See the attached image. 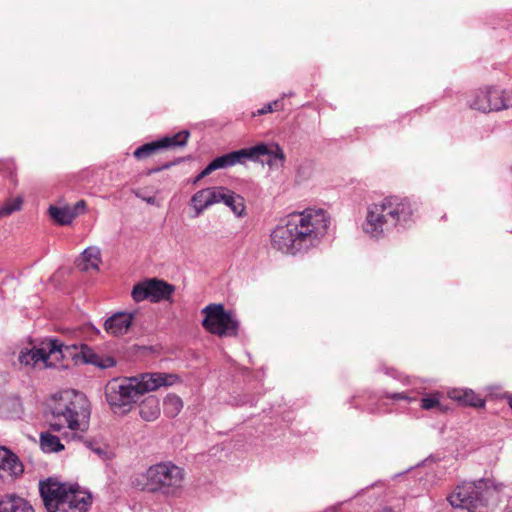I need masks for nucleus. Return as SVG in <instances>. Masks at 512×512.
I'll list each match as a JSON object with an SVG mask.
<instances>
[{"instance_id":"nucleus-20","label":"nucleus","mask_w":512,"mask_h":512,"mask_svg":"<svg viewBox=\"0 0 512 512\" xmlns=\"http://www.w3.org/2000/svg\"><path fill=\"white\" fill-rule=\"evenodd\" d=\"M230 153L236 165L238 163L243 164L246 160L258 162L260 161V157L267 153V150L263 143H259L255 146L232 151Z\"/></svg>"},{"instance_id":"nucleus-8","label":"nucleus","mask_w":512,"mask_h":512,"mask_svg":"<svg viewBox=\"0 0 512 512\" xmlns=\"http://www.w3.org/2000/svg\"><path fill=\"white\" fill-rule=\"evenodd\" d=\"M70 348L58 339H46L41 342L39 347L21 351L18 359L21 364L26 366L35 365L38 362H44L46 366H51L52 362H48L50 359L59 361L66 358V353Z\"/></svg>"},{"instance_id":"nucleus-3","label":"nucleus","mask_w":512,"mask_h":512,"mask_svg":"<svg viewBox=\"0 0 512 512\" xmlns=\"http://www.w3.org/2000/svg\"><path fill=\"white\" fill-rule=\"evenodd\" d=\"M413 207L407 198L389 196L367 208L364 231L378 238L396 227H405L413 216Z\"/></svg>"},{"instance_id":"nucleus-42","label":"nucleus","mask_w":512,"mask_h":512,"mask_svg":"<svg viewBox=\"0 0 512 512\" xmlns=\"http://www.w3.org/2000/svg\"><path fill=\"white\" fill-rule=\"evenodd\" d=\"M481 91L482 90H479V92L476 95H480V101H485L484 97L481 95Z\"/></svg>"},{"instance_id":"nucleus-11","label":"nucleus","mask_w":512,"mask_h":512,"mask_svg":"<svg viewBox=\"0 0 512 512\" xmlns=\"http://www.w3.org/2000/svg\"><path fill=\"white\" fill-rule=\"evenodd\" d=\"M74 485L63 483L49 477L39 482V493L47 512H55L60 501L68 494Z\"/></svg>"},{"instance_id":"nucleus-40","label":"nucleus","mask_w":512,"mask_h":512,"mask_svg":"<svg viewBox=\"0 0 512 512\" xmlns=\"http://www.w3.org/2000/svg\"><path fill=\"white\" fill-rule=\"evenodd\" d=\"M204 177H200V173L196 176L195 180H194V183H197L198 181H200L201 179H203Z\"/></svg>"},{"instance_id":"nucleus-10","label":"nucleus","mask_w":512,"mask_h":512,"mask_svg":"<svg viewBox=\"0 0 512 512\" xmlns=\"http://www.w3.org/2000/svg\"><path fill=\"white\" fill-rule=\"evenodd\" d=\"M485 101H480V95H475L469 101L472 109L481 112L500 111L512 107V91L499 88H487L481 91Z\"/></svg>"},{"instance_id":"nucleus-12","label":"nucleus","mask_w":512,"mask_h":512,"mask_svg":"<svg viewBox=\"0 0 512 512\" xmlns=\"http://www.w3.org/2000/svg\"><path fill=\"white\" fill-rule=\"evenodd\" d=\"M189 136L190 132L183 130L173 136H166L160 140L146 143L138 147L133 154L137 159H145L162 148L183 147L187 144Z\"/></svg>"},{"instance_id":"nucleus-39","label":"nucleus","mask_w":512,"mask_h":512,"mask_svg":"<svg viewBox=\"0 0 512 512\" xmlns=\"http://www.w3.org/2000/svg\"><path fill=\"white\" fill-rule=\"evenodd\" d=\"M11 403H12L13 406H19V407L21 406L20 402L17 399L16 400H12Z\"/></svg>"},{"instance_id":"nucleus-32","label":"nucleus","mask_w":512,"mask_h":512,"mask_svg":"<svg viewBox=\"0 0 512 512\" xmlns=\"http://www.w3.org/2000/svg\"><path fill=\"white\" fill-rule=\"evenodd\" d=\"M212 162L217 170L225 169L235 165L230 152L222 156L216 157L215 159L212 160Z\"/></svg>"},{"instance_id":"nucleus-27","label":"nucleus","mask_w":512,"mask_h":512,"mask_svg":"<svg viewBox=\"0 0 512 512\" xmlns=\"http://www.w3.org/2000/svg\"><path fill=\"white\" fill-rule=\"evenodd\" d=\"M50 217L60 225H69L78 215L79 212L73 211L71 207H49Z\"/></svg>"},{"instance_id":"nucleus-23","label":"nucleus","mask_w":512,"mask_h":512,"mask_svg":"<svg viewBox=\"0 0 512 512\" xmlns=\"http://www.w3.org/2000/svg\"><path fill=\"white\" fill-rule=\"evenodd\" d=\"M100 263V250L97 247H88L82 252L80 259L77 261V267L81 271L98 270Z\"/></svg>"},{"instance_id":"nucleus-43","label":"nucleus","mask_w":512,"mask_h":512,"mask_svg":"<svg viewBox=\"0 0 512 512\" xmlns=\"http://www.w3.org/2000/svg\"><path fill=\"white\" fill-rule=\"evenodd\" d=\"M387 374H390L392 377H396L395 371L392 370L391 373L389 371H386Z\"/></svg>"},{"instance_id":"nucleus-14","label":"nucleus","mask_w":512,"mask_h":512,"mask_svg":"<svg viewBox=\"0 0 512 512\" xmlns=\"http://www.w3.org/2000/svg\"><path fill=\"white\" fill-rule=\"evenodd\" d=\"M67 346L71 348L69 352L66 353V357L81 358L85 364H92L101 369H107L116 365L114 358L101 357L86 344H81L80 347L75 344Z\"/></svg>"},{"instance_id":"nucleus-4","label":"nucleus","mask_w":512,"mask_h":512,"mask_svg":"<svg viewBox=\"0 0 512 512\" xmlns=\"http://www.w3.org/2000/svg\"><path fill=\"white\" fill-rule=\"evenodd\" d=\"M502 487L503 484L488 478L463 482L455 488L447 500L454 508L477 512V510L487 507L492 491H500Z\"/></svg>"},{"instance_id":"nucleus-16","label":"nucleus","mask_w":512,"mask_h":512,"mask_svg":"<svg viewBox=\"0 0 512 512\" xmlns=\"http://www.w3.org/2000/svg\"><path fill=\"white\" fill-rule=\"evenodd\" d=\"M137 312H116L105 320L104 329L113 336L124 335L132 325Z\"/></svg>"},{"instance_id":"nucleus-5","label":"nucleus","mask_w":512,"mask_h":512,"mask_svg":"<svg viewBox=\"0 0 512 512\" xmlns=\"http://www.w3.org/2000/svg\"><path fill=\"white\" fill-rule=\"evenodd\" d=\"M183 482V470L172 463H159L149 467L146 472L137 479V486L148 492H161L174 494Z\"/></svg>"},{"instance_id":"nucleus-34","label":"nucleus","mask_w":512,"mask_h":512,"mask_svg":"<svg viewBox=\"0 0 512 512\" xmlns=\"http://www.w3.org/2000/svg\"><path fill=\"white\" fill-rule=\"evenodd\" d=\"M279 109H280V101L275 100L273 102H270V103H267L266 105H264V107L257 110V112L254 113V115H263V114H266V113H269L272 111H276Z\"/></svg>"},{"instance_id":"nucleus-24","label":"nucleus","mask_w":512,"mask_h":512,"mask_svg":"<svg viewBox=\"0 0 512 512\" xmlns=\"http://www.w3.org/2000/svg\"><path fill=\"white\" fill-rule=\"evenodd\" d=\"M450 398L462 403L463 405L475 408H482L485 405L484 399L470 389L453 390L450 393Z\"/></svg>"},{"instance_id":"nucleus-30","label":"nucleus","mask_w":512,"mask_h":512,"mask_svg":"<svg viewBox=\"0 0 512 512\" xmlns=\"http://www.w3.org/2000/svg\"><path fill=\"white\" fill-rule=\"evenodd\" d=\"M23 199L21 197H16L3 206L0 207V218L11 215L12 213L19 211L22 207Z\"/></svg>"},{"instance_id":"nucleus-2","label":"nucleus","mask_w":512,"mask_h":512,"mask_svg":"<svg viewBox=\"0 0 512 512\" xmlns=\"http://www.w3.org/2000/svg\"><path fill=\"white\" fill-rule=\"evenodd\" d=\"M50 414L51 430L60 432L69 429L83 433L89 428L91 405L84 393L68 389L53 397Z\"/></svg>"},{"instance_id":"nucleus-22","label":"nucleus","mask_w":512,"mask_h":512,"mask_svg":"<svg viewBox=\"0 0 512 512\" xmlns=\"http://www.w3.org/2000/svg\"><path fill=\"white\" fill-rule=\"evenodd\" d=\"M221 190L222 191H221L220 195L222 197L219 199V203L223 202L226 206H228L232 210V212L236 216H238V217L243 216V214L245 212L244 198L242 196L236 194L235 192L229 190L226 187L221 186Z\"/></svg>"},{"instance_id":"nucleus-33","label":"nucleus","mask_w":512,"mask_h":512,"mask_svg":"<svg viewBox=\"0 0 512 512\" xmlns=\"http://www.w3.org/2000/svg\"><path fill=\"white\" fill-rule=\"evenodd\" d=\"M86 446L101 459H105L107 457V448L105 445L98 444L93 441H87Z\"/></svg>"},{"instance_id":"nucleus-18","label":"nucleus","mask_w":512,"mask_h":512,"mask_svg":"<svg viewBox=\"0 0 512 512\" xmlns=\"http://www.w3.org/2000/svg\"><path fill=\"white\" fill-rule=\"evenodd\" d=\"M221 186L209 187L196 192L192 198L191 203L196 210V216H199L209 206L219 203L222 197Z\"/></svg>"},{"instance_id":"nucleus-7","label":"nucleus","mask_w":512,"mask_h":512,"mask_svg":"<svg viewBox=\"0 0 512 512\" xmlns=\"http://www.w3.org/2000/svg\"><path fill=\"white\" fill-rule=\"evenodd\" d=\"M205 314L202 326L220 337H232L238 333L239 322L222 304H209L202 309Z\"/></svg>"},{"instance_id":"nucleus-26","label":"nucleus","mask_w":512,"mask_h":512,"mask_svg":"<svg viewBox=\"0 0 512 512\" xmlns=\"http://www.w3.org/2000/svg\"><path fill=\"white\" fill-rule=\"evenodd\" d=\"M263 145L266 147L267 150V153H265L263 156L269 157L268 160L266 161L267 165L272 169L283 167L286 160V156L280 145L277 143H263Z\"/></svg>"},{"instance_id":"nucleus-1","label":"nucleus","mask_w":512,"mask_h":512,"mask_svg":"<svg viewBox=\"0 0 512 512\" xmlns=\"http://www.w3.org/2000/svg\"><path fill=\"white\" fill-rule=\"evenodd\" d=\"M329 225L330 217L322 209L292 213L281 220L272 231V245L286 254L306 252L319 245Z\"/></svg>"},{"instance_id":"nucleus-38","label":"nucleus","mask_w":512,"mask_h":512,"mask_svg":"<svg viewBox=\"0 0 512 512\" xmlns=\"http://www.w3.org/2000/svg\"><path fill=\"white\" fill-rule=\"evenodd\" d=\"M85 206H86L85 201L84 200H80L73 207H71V209L73 211L79 212V214H80V213H82L84 211Z\"/></svg>"},{"instance_id":"nucleus-45","label":"nucleus","mask_w":512,"mask_h":512,"mask_svg":"<svg viewBox=\"0 0 512 512\" xmlns=\"http://www.w3.org/2000/svg\"><path fill=\"white\" fill-rule=\"evenodd\" d=\"M182 160H183L182 158H178V159H176V160L174 161V162H175V165H176V164H178V163H180Z\"/></svg>"},{"instance_id":"nucleus-15","label":"nucleus","mask_w":512,"mask_h":512,"mask_svg":"<svg viewBox=\"0 0 512 512\" xmlns=\"http://www.w3.org/2000/svg\"><path fill=\"white\" fill-rule=\"evenodd\" d=\"M91 494L82 492L73 486L68 494L59 503L55 512H87L91 505Z\"/></svg>"},{"instance_id":"nucleus-41","label":"nucleus","mask_w":512,"mask_h":512,"mask_svg":"<svg viewBox=\"0 0 512 512\" xmlns=\"http://www.w3.org/2000/svg\"><path fill=\"white\" fill-rule=\"evenodd\" d=\"M508 404H509V407L511 408L512 410V396H509L508 397Z\"/></svg>"},{"instance_id":"nucleus-19","label":"nucleus","mask_w":512,"mask_h":512,"mask_svg":"<svg viewBox=\"0 0 512 512\" xmlns=\"http://www.w3.org/2000/svg\"><path fill=\"white\" fill-rule=\"evenodd\" d=\"M0 470L12 477H19L24 472V466L15 453L6 447H0Z\"/></svg>"},{"instance_id":"nucleus-13","label":"nucleus","mask_w":512,"mask_h":512,"mask_svg":"<svg viewBox=\"0 0 512 512\" xmlns=\"http://www.w3.org/2000/svg\"><path fill=\"white\" fill-rule=\"evenodd\" d=\"M67 346L71 348L69 352L66 353V357L81 358L85 364H92L101 369H107L116 365L114 358L101 357L86 344H81L80 347L75 344Z\"/></svg>"},{"instance_id":"nucleus-36","label":"nucleus","mask_w":512,"mask_h":512,"mask_svg":"<svg viewBox=\"0 0 512 512\" xmlns=\"http://www.w3.org/2000/svg\"><path fill=\"white\" fill-rule=\"evenodd\" d=\"M387 397L390 399H393V400H410L408 395L404 392L389 394V395H387Z\"/></svg>"},{"instance_id":"nucleus-31","label":"nucleus","mask_w":512,"mask_h":512,"mask_svg":"<svg viewBox=\"0 0 512 512\" xmlns=\"http://www.w3.org/2000/svg\"><path fill=\"white\" fill-rule=\"evenodd\" d=\"M421 408L425 410H431L433 408L443 410V406L439 402V395L432 394L430 396L423 397L421 399Z\"/></svg>"},{"instance_id":"nucleus-9","label":"nucleus","mask_w":512,"mask_h":512,"mask_svg":"<svg viewBox=\"0 0 512 512\" xmlns=\"http://www.w3.org/2000/svg\"><path fill=\"white\" fill-rule=\"evenodd\" d=\"M175 286L157 278L146 279L134 285L131 296L135 302L149 300L152 303L169 300Z\"/></svg>"},{"instance_id":"nucleus-37","label":"nucleus","mask_w":512,"mask_h":512,"mask_svg":"<svg viewBox=\"0 0 512 512\" xmlns=\"http://www.w3.org/2000/svg\"><path fill=\"white\" fill-rule=\"evenodd\" d=\"M174 165H175V162H167V163L163 164L160 167H156V168L151 169L148 174H152V173H156V172H159V171H162V170H165V169H169V168H171Z\"/></svg>"},{"instance_id":"nucleus-25","label":"nucleus","mask_w":512,"mask_h":512,"mask_svg":"<svg viewBox=\"0 0 512 512\" xmlns=\"http://www.w3.org/2000/svg\"><path fill=\"white\" fill-rule=\"evenodd\" d=\"M140 417L145 421H154L160 415L159 400L154 396L144 399L139 406Z\"/></svg>"},{"instance_id":"nucleus-29","label":"nucleus","mask_w":512,"mask_h":512,"mask_svg":"<svg viewBox=\"0 0 512 512\" xmlns=\"http://www.w3.org/2000/svg\"><path fill=\"white\" fill-rule=\"evenodd\" d=\"M164 413L168 417H176L183 408L182 399L175 395L169 394L164 399Z\"/></svg>"},{"instance_id":"nucleus-35","label":"nucleus","mask_w":512,"mask_h":512,"mask_svg":"<svg viewBox=\"0 0 512 512\" xmlns=\"http://www.w3.org/2000/svg\"><path fill=\"white\" fill-rule=\"evenodd\" d=\"M217 170L214 166L213 162L211 161L201 172L200 177H206L209 174H211L213 171Z\"/></svg>"},{"instance_id":"nucleus-6","label":"nucleus","mask_w":512,"mask_h":512,"mask_svg":"<svg viewBox=\"0 0 512 512\" xmlns=\"http://www.w3.org/2000/svg\"><path fill=\"white\" fill-rule=\"evenodd\" d=\"M137 377L113 378L105 386V398L115 414L131 411L140 398Z\"/></svg>"},{"instance_id":"nucleus-17","label":"nucleus","mask_w":512,"mask_h":512,"mask_svg":"<svg viewBox=\"0 0 512 512\" xmlns=\"http://www.w3.org/2000/svg\"><path fill=\"white\" fill-rule=\"evenodd\" d=\"M175 376L171 374L151 373L143 374L141 377H137V390L139 395H143L146 392L157 390L162 386L172 385Z\"/></svg>"},{"instance_id":"nucleus-21","label":"nucleus","mask_w":512,"mask_h":512,"mask_svg":"<svg viewBox=\"0 0 512 512\" xmlns=\"http://www.w3.org/2000/svg\"><path fill=\"white\" fill-rule=\"evenodd\" d=\"M0 512H34V509L24 498L7 495L0 500Z\"/></svg>"},{"instance_id":"nucleus-44","label":"nucleus","mask_w":512,"mask_h":512,"mask_svg":"<svg viewBox=\"0 0 512 512\" xmlns=\"http://www.w3.org/2000/svg\"><path fill=\"white\" fill-rule=\"evenodd\" d=\"M507 511H508V512H512V502L508 505V507H507Z\"/></svg>"},{"instance_id":"nucleus-28","label":"nucleus","mask_w":512,"mask_h":512,"mask_svg":"<svg viewBox=\"0 0 512 512\" xmlns=\"http://www.w3.org/2000/svg\"><path fill=\"white\" fill-rule=\"evenodd\" d=\"M41 449L46 453L59 452L64 449L58 436L49 432H42L40 435Z\"/></svg>"}]
</instances>
